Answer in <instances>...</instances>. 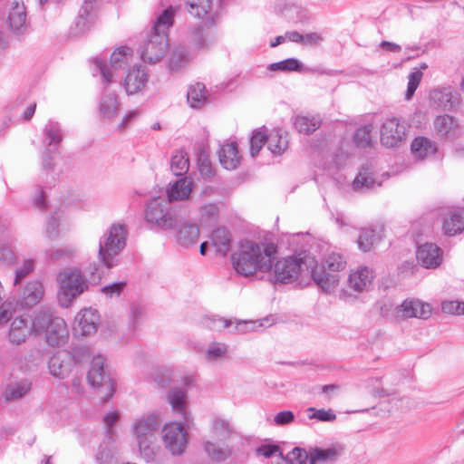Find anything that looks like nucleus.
<instances>
[{
	"label": "nucleus",
	"instance_id": "nucleus-64",
	"mask_svg": "<svg viewBox=\"0 0 464 464\" xmlns=\"http://www.w3.org/2000/svg\"><path fill=\"white\" fill-rule=\"evenodd\" d=\"M13 304L5 302L0 305V324L7 323L14 313Z\"/></svg>",
	"mask_w": 464,
	"mask_h": 464
},
{
	"label": "nucleus",
	"instance_id": "nucleus-32",
	"mask_svg": "<svg viewBox=\"0 0 464 464\" xmlns=\"http://www.w3.org/2000/svg\"><path fill=\"white\" fill-rule=\"evenodd\" d=\"M44 294L43 284L39 281L29 282L24 289L23 299L27 306L38 304Z\"/></svg>",
	"mask_w": 464,
	"mask_h": 464
},
{
	"label": "nucleus",
	"instance_id": "nucleus-5",
	"mask_svg": "<svg viewBox=\"0 0 464 464\" xmlns=\"http://www.w3.org/2000/svg\"><path fill=\"white\" fill-rule=\"evenodd\" d=\"M171 203L168 197L159 196L151 198L145 210L147 222L163 230L174 228L178 222V214L172 208Z\"/></svg>",
	"mask_w": 464,
	"mask_h": 464
},
{
	"label": "nucleus",
	"instance_id": "nucleus-51",
	"mask_svg": "<svg viewBox=\"0 0 464 464\" xmlns=\"http://www.w3.org/2000/svg\"><path fill=\"white\" fill-rule=\"evenodd\" d=\"M93 12H84L83 9H80L79 14L77 16L75 24L78 29V33H85L88 31L93 22Z\"/></svg>",
	"mask_w": 464,
	"mask_h": 464
},
{
	"label": "nucleus",
	"instance_id": "nucleus-31",
	"mask_svg": "<svg viewBox=\"0 0 464 464\" xmlns=\"http://www.w3.org/2000/svg\"><path fill=\"white\" fill-rule=\"evenodd\" d=\"M436 150L432 141L425 137H417L411 144V153L420 160H423L429 155H433Z\"/></svg>",
	"mask_w": 464,
	"mask_h": 464
},
{
	"label": "nucleus",
	"instance_id": "nucleus-21",
	"mask_svg": "<svg viewBox=\"0 0 464 464\" xmlns=\"http://www.w3.org/2000/svg\"><path fill=\"white\" fill-rule=\"evenodd\" d=\"M44 333L46 343L53 347L60 346L64 343L68 338L67 325L64 320L58 316L53 321Z\"/></svg>",
	"mask_w": 464,
	"mask_h": 464
},
{
	"label": "nucleus",
	"instance_id": "nucleus-49",
	"mask_svg": "<svg viewBox=\"0 0 464 464\" xmlns=\"http://www.w3.org/2000/svg\"><path fill=\"white\" fill-rule=\"evenodd\" d=\"M284 459L289 464H307V461L310 463V451L295 447Z\"/></svg>",
	"mask_w": 464,
	"mask_h": 464
},
{
	"label": "nucleus",
	"instance_id": "nucleus-15",
	"mask_svg": "<svg viewBox=\"0 0 464 464\" xmlns=\"http://www.w3.org/2000/svg\"><path fill=\"white\" fill-rule=\"evenodd\" d=\"M416 258L421 266L434 269L442 262V250L436 244L425 243L418 246Z\"/></svg>",
	"mask_w": 464,
	"mask_h": 464
},
{
	"label": "nucleus",
	"instance_id": "nucleus-11",
	"mask_svg": "<svg viewBox=\"0 0 464 464\" xmlns=\"http://www.w3.org/2000/svg\"><path fill=\"white\" fill-rule=\"evenodd\" d=\"M381 143L387 148H395L404 140L406 128L396 117L387 119L380 130Z\"/></svg>",
	"mask_w": 464,
	"mask_h": 464
},
{
	"label": "nucleus",
	"instance_id": "nucleus-24",
	"mask_svg": "<svg viewBox=\"0 0 464 464\" xmlns=\"http://www.w3.org/2000/svg\"><path fill=\"white\" fill-rule=\"evenodd\" d=\"M220 164L227 169H235L240 162L237 144L230 142L224 144L218 150Z\"/></svg>",
	"mask_w": 464,
	"mask_h": 464
},
{
	"label": "nucleus",
	"instance_id": "nucleus-46",
	"mask_svg": "<svg viewBox=\"0 0 464 464\" xmlns=\"http://www.w3.org/2000/svg\"><path fill=\"white\" fill-rule=\"evenodd\" d=\"M188 53L184 46H178L170 58L169 68L172 71H177L184 67L188 63Z\"/></svg>",
	"mask_w": 464,
	"mask_h": 464
},
{
	"label": "nucleus",
	"instance_id": "nucleus-17",
	"mask_svg": "<svg viewBox=\"0 0 464 464\" xmlns=\"http://www.w3.org/2000/svg\"><path fill=\"white\" fill-rule=\"evenodd\" d=\"M100 315L92 308L82 309L75 317L76 327L82 335H91L97 332Z\"/></svg>",
	"mask_w": 464,
	"mask_h": 464
},
{
	"label": "nucleus",
	"instance_id": "nucleus-47",
	"mask_svg": "<svg viewBox=\"0 0 464 464\" xmlns=\"http://www.w3.org/2000/svg\"><path fill=\"white\" fill-rule=\"evenodd\" d=\"M372 130V125L367 124L356 130L353 135V142L362 148L371 147L372 138L371 132Z\"/></svg>",
	"mask_w": 464,
	"mask_h": 464
},
{
	"label": "nucleus",
	"instance_id": "nucleus-9",
	"mask_svg": "<svg viewBox=\"0 0 464 464\" xmlns=\"http://www.w3.org/2000/svg\"><path fill=\"white\" fill-rule=\"evenodd\" d=\"M162 440L165 448L172 455L182 454L188 443L187 432L183 425L177 422H169L164 425Z\"/></svg>",
	"mask_w": 464,
	"mask_h": 464
},
{
	"label": "nucleus",
	"instance_id": "nucleus-30",
	"mask_svg": "<svg viewBox=\"0 0 464 464\" xmlns=\"http://www.w3.org/2000/svg\"><path fill=\"white\" fill-rule=\"evenodd\" d=\"M375 186L380 187L381 183H376L373 177V171L371 166H363L358 175L353 181V187L355 190L357 189H372Z\"/></svg>",
	"mask_w": 464,
	"mask_h": 464
},
{
	"label": "nucleus",
	"instance_id": "nucleus-42",
	"mask_svg": "<svg viewBox=\"0 0 464 464\" xmlns=\"http://www.w3.org/2000/svg\"><path fill=\"white\" fill-rule=\"evenodd\" d=\"M204 449L208 456L216 462H222L228 459L231 454V449L220 448L218 444L207 441L204 445Z\"/></svg>",
	"mask_w": 464,
	"mask_h": 464
},
{
	"label": "nucleus",
	"instance_id": "nucleus-55",
	"mask_svg": "<svg viewBox=\"0 0 464 464\" xmlns=\"http://www.w3.org/2000/svg\"><path fill=\"white\" fill-rule=\"evenodd\" d=\"M200 221L207 223L214 220L218 214V206L214 203L205 204L200 207Z\"/></svg>",
	"mask_w": 464,
	"mask_h": 464
},
{
	"label": "nucleus",
	"instance_id": "nucleus-44",
	"mask_svg": "<svg viewBox=\"0 0 464 464\" xmlns=\"http://www.w3.org/2000/svg\"><path fill=\"white\" fill-rule=\"evenodd\" d=\"M379 239V236L374 229L364 228L361 231L358 237V246L361 250L367 252Z\"/></svg>",
	"mask_w": 464,
	"mask_h": 464
},
{
	"label": "nucleus",
	"instance_id": "nucleus-43",
	"mask_svg": "<svg viewBox=\"0 0 464 464\" xmlns=\"http://www.w3.org/2000/svg\"><path fill=\"white\" fill-rule=\"evenodd\" d=\"M303 68V64L295 58H287L277 63H270L267 66V69L272 72H301Z\"/></svg>",
	"mask_w": 464,
	"mask_h": 464
},
{
	"label": "nucleus",
	"instance_id": "nucleus-14",
	"mask_svg": "<svg viewBox=\"0 0 464 464\" xmlns=\"http://www.w3.org/2000/svg\"><path fill=\"white\" fill-rule=\"evenodd\" d=\"M74 365V356L70 352L63 350L57 352L50 358L48 368L53 376L64 379L69 376Z\"/></svg>",
	"mask_w": 464,
	"mask_h": 464
},
{
	"label": "nucleus",
	"instance_id": "nucleus-33",
	"mask_svg": "<svg viewBox=\"0 0 464 464\" xmlns=\"http://www.w3.org/2000/svg\"><path fill=\"white\" fill-rule=\"evenodd\" d=\"M187 100L191 108L199 109L208 102L206 87L201 82L190 85L187 93Z\"/></svg>",
	"mask_w": 464,
	"mask_h": 464
},
{
	"label": "nucleus",
	"instance_id": "nucleus-60",
	"mask_svg": "<svg viewBox=\"0 0 464 464\" xmlns=\"http://www.w3.org/2000/svg\"><path fill=\"white\" fill-rule=\"evenodd\" d=\"M126 286L125 281L115 282L110 285L103 286L101 291L106 295L108 297H112L114 295L119 296L122 292L124 287Z\"/></svg>",
	"mask_w": 464,
	"mask_h": 464
},
{
	"label": "nucleus",
	"instance_id": "nucleus-54",
	"mask_svg": "<svg viewBox=\"0 0 464 464\" xmlns=\"http://www.w3.org/2000/svg\"><path fill=\"white\" fill-rule=\"evenodd\" d=\"M268 135L261 130H256L250 140V153L253 157L258 154L262 147L267 142Z\"/></svg>",
	"mask_w": 464,
	"mask_h": 464
},
{
	"label": "nucleus",
	"instance_id": "nucleus-58",
	"mask_svg": "<svg viewBox=\"0 0 464 464\" xmlns=\"http://www.w3.org/2000/svg\"><path fill=\"white\" fill-rule=\"evenodd\" d=\"M34 267V263L32 259L25 260L23 265L18 267L15 271V278L14 284L16 285L20 284L22 279L33 272Z\"/></svg>",
	"mask_w": 464,
	"mask_h": 464
},
{
	"label": "nucleus",
	"instance_id": "nucleus-29",
	"mask_svg": "<svg viewBox=\"0 0 464 464\" xmlns=\"http://www.w3.org/2000/svg\"><path fill=\"white\" fill-rule=\"evenodd\" d=\"M193 181L188 178L178 179L167 192V197L171 201L184 200L191 193Z\"/></svg>",
	"mask_w": 464,
	"mask_h": 464
},
{
	"label": "nucleus",
	"instance_id": "nucleus-8",
	"mask_svg": "<svg viewBox=\"0 0 464 464\" xmlns=\"http://www.w3.org/2000/svg\"><path fill=\"white\" fill-rule=\"evenodd\" d=\"M105 359L98 354L91 362V369L87 374L89 383L95 388L103 389L102 396L104 401H109L114 394V382L104 370Z\"/></svg>",
	"mask_w": 464,
	"mask_h": 464
},
{
	"label": "nucleus",
	"instance_id": "nucleus-28",
	"mask_svg": "<svg viewBox=\"0 0 464 464\" xmlns=\"http://www.w3.org/2000/svg\"><path fill=\"white\" fill-rule=\"evenodd\" d=\"M211 244L217 252L226 256L231 248L232 237L230 232L226 227H218L211 234Z\"/></svg>",
	"mask_w": 464,
	"mask_h": 464
},
{
	"label": "nucleus",
	"instance_id": "nucleus-7",
	"mask_svg": "<svg viewBox=\"0 0 464 464\" xmlns=\"http://www.w3.org/2000/svg\"><path fill=\"white\" fill-rule=\"evenodd\" d=\"M131 57L132 50L130 47L121 46L111 53L109 66L102 59L95 58L93 60V72L100 73L103 83L108 84L111 82L112 72L124 69L131 60Z\"/></svg>",
	"mask_w": 464,
	"mask_h": 464
},
{
	"label": "nucleus",
	"instance_id": "nucleus-18",
	"mask_svg": "<svg viewBox=\"0 0 464 464\" xmlns=\"http://www.w3.org/2000/svg\"><path fill=\"white\" fill-rule=\"evenodd\" d=\"M174 227L177 229V239L180 245L188 247L198 243L199 228L196 223L182 220L178 217V222Z\"/></svg>",
	"mask_w": 464,
	"mask_h": 464
},
{
	"label": "nucleus",
	"instance_id": "nucleus-48",
	"mask_svg": "<svg viewBox=\"0 0 464 464\" xmlns=\"http://www.w3.org/2000/svg\"><path fill=\"white\" fill-rule=\"evenodd\" d=\"M169 401L173 410L183 414L185 412V391L173 389L169 392Z\"/></svg>",
	"mask_w": 464,
	"mask_h": 464
},
{
	"label": "nucleus",
	"instance_id": "nucleus-22",
	"mask_svg": "<svg viewBox=\"0 0 464 464\" xmlns=\"http://www.w3.org/2000/svg\"><path fill=\"white\" fill-rule=\"evenodd\" d=\"M50 309L41 308L34 312L31 321V331L34 335L44 334L56 318Z\"/></svg>",
	"mask_w": 464,
	"mask_h": 464
},
{
	"label": "nucleus",
	"instance_id": "nucleus-45",
	"mask_svg": "<svg viewBox=\"0 0 464 464\" xmlns=\"http://www.w3.org/2000/svg\"><path fill=\"white\" fill-rule=\"evenodd\" d=\"M187 4L189 5V14L194 17L201 18L209 13L212 0H187Z\"/></svg>",
	"mask_w": 464,
	"mask_h": 464
},
{
	"label": "nucleus",
	"instance_id": "nucleus-26",
	"mask_svg": "<svg viewBox=\"0 0 464 464\" xmlns=\"http://www.w3.org/2000/svg\"><path fill=\"white\" fill-rule=\"evenodd\" d=\"M457 93L448 86L433 90L430 97L438 106L444 110H451L457 103Z\"/></svg>",
	"mask_w": 464,
	"mask_h": 464
},
{
	"label": "nucleus",
	"instance_id": "nucleus-63",
	"mask_svg": "<svg viewBox=\"0 0 464 464\" xmlns=\"http://www.w3.org/2000/svg\"><path fill=\"white\" fill-rule=\"evenodd\" d=\"M257 452H258V454H260L266 458H271L272 456L276 455V453H279V455L281 457L283 456L279 446L276 445V444L262 445L257 449Z\"/></svg>",
	"mask_w": 464,
	"mask_h": 464
},
{
	"label": "nucleus",
	"instance_id": "nucleus-6",
	"mask_svg": "<svg viewBox=\"0 0 464 464\" xmlns=\"http://www.w3.org/2000/svg\"><path fill=\"white\" fill-rule=\"evenodd\" d=\"M60 290L58 299L62 306L68 307L72 301L88 288L87 280L79 269H66L58 276Z\"/></svg>",
	"mask_w": 464,
	"mask_h": 464
},
{
	"label": "nucleus",
	"instance_id": "nucleus-61",
	"mask_svg": "<svg viewBox=\"0 0 464 464\" xmlns=\"http://www.w3.org/2000/svg\"><path fill=\"white\" fill-rule=\"evenodd\" d=\"M206 324L211 330L221 331L229 327L231 325V321L224 318L212 317L206 320Z\"/></svg>",
	"mask_w": 464,
	"mask_h": 464
},
{
	"label": "nucleus",
	"instance_id": "nucleus-40",
	"mask_svg": "<svg viewBox=\"0 0 464 464\" xmlns=\"http://www.w3.org/2000/svg\"><path fill=\"white\" fill-rule=\"evenodd\" d=\"M189 169V160L184 150H178L171 157L170 169L175 176L185 175Z\"/></svg>",
	"mask_w": 464,
	"mask_h": 464
},
{
	"label": "nucleus",
	"instance_id": "nucleus-1",
	"mask_svg": "<svg viewBox=\"0 0 464 464\" xmlns=\"http://www.w3.org/2000/svg\"><path fill=\"white\" fill-rule=\"evenodd\" d=\"M276 255L277 245L274 242L244 240L240 242L238 251L232 255L231 261L237 274L249 276L256 271H270Z\"/></svg>",
	"mask_w": 464,
	"mask_h": 464
},
{
	"label": "nucleus",
	"instance_id": "nucleus-59",
	"mask_svg": "<svg viewBox=\"0 0 464 464\" xmlns=\"http://www.w3.org/2000/svg\"><path fill=\"white\" fill-rule=\"evenodd\" d=\"M59 220L54 216L50 217L49 220L46 224L45 228V236L51 239H56L59 237L60 230H59Z\"/></svg>",
	"mask_w": 464,
	"mask_h": 464
},
{
	"label": "nucleus",
	"instance_id": "nucleus-34",
	"mask_svg": "<svg viewBox=\"0 0 464 464\" xmlns=\"http://www.w3.org/2000/svg\"><path fill=\"white\" fill-rule=\"evenodd\" d=\"M322 120L318 115L295 117L294 125L299 133L310 134L315 131L321 126Z\"/></svg>",
	"mask_w": 464,
	"mask_h": 464
},
{
	"label": "nucleus",
	"instance_id": "nucleus-56",
	"mask_svg": "<svg viewBox=\"0 0 464 464\" xmlns=\"http://www.w3.org/2000/svg\"><path fill=\"white\" fill-rule=\"evenodd\" d=\"M307 411L313 412L311 415H309V419H316L321 421H329V422L336 420V415L331 409L316 410L314 408H309Z\"/></svg>",
	"mask_w": 464,
	"mask_h": 464
},
{
	"label": "nucleus",
	"instance_id": "nucleus-57",
	"mask_svg": "<svg viewBox=\"0 0 464 464\" xmlns=\"http://www.w3.org/2000/svg\"><path fill=\"white\" fill-rule=\"evenodd\" d=\"M442 312L449 314H464V303L459 301H444L441 304Z\"/></svg>",
	"mask_w": 464,
	"mask_h": 464
},
{
	"label": "nucleus",
	"instance_id": "nucleus-20",
	"mask_svg": "<svg viewBox=\"0 0 464 464\" xmlns=\"http://www.w3.org/2000/svg\"><path fill=\"white\" fill-rule=\"evenodd\" d=\"M310 464H317L318 462H334L343 453L344 447L340 443H334L329 448L321 449L318 447L311 448Z\"/></svg>",
	"mask_w": 464,
	"mask_h": 464
},
{
	"label": "nucleus",
	"instance_id": "nucleus-19",
	"mask_svg": "<svg viewBox=\"0 0 464 464\" xmlns=\"http://www.w3.org/2000/svg\"><path fill=\"white\" fill-rule=\"evenodd\" d=\"M434 130L441 139L453 140L460 135L458 121L448 114L437 116L434 120Z\"/></svg>",
	"mask_w": 464,
	"mask_h": 464
},
{
	"label": "nucleus",
	"instance_id": "nucleus-10",
	"mask_svg": "<svg viewBox=\"0 0 464 464\" xmlns=\"http://www.w3.org/2000/svg\"><path fill=\"white\" fill-rule=\"evenodd\" d=\"M168 47V34L152 32L140 47V57L144 62L157 63L164 56Z\"/></svg>",
	"mask_w": 464,
	"mask_h": 464
},
{
	"label": "nucleus",
	"instance_id": "nucleus-12",
	"mask_svg": "<svg viewBox=\"0 0 464 464\" xmlns=\"http://www.w3.org/2000/svg\"><path fill=\"white\" fill-rule=\"evenodd\" d=\"M431 315V307L429 304L420 300H404L395 308L397 319L420 318L426 320Z\"/></svg>",
	"mask_w": 464,
	"mask_h": 464
},
{
	"label": "nucleus",
	"instance_id": "nucleus-37",
	"mask_svg": "<svg viewBox=\"0 0 464 464\" xmlns=\"http://www.w3.org/2000/svg\"><path fill=\"white\" fill-rule=\"evenodd\" d=\"M176 9L169 5L164 9L157 17L153 26V32L168 34V30L172 26Z\"/></svg>",
	"mask_w": 464,
	"mask_h": 464
},
{
	"label": "nucleus",
	"instance_id": "nucleus-38",
	"mask_svg": "<svg viewBox=\"0 0 464 464\" xmlns=\"http://www.w3.org/2000/svg\"><path fill=\"white\" fill-rule=\"evenodd\" d=\"M8 19L10 27L14 32L19 31L24 25L26 20V11L24 4L14 3L9 12Z\"/></svg>",
	"mask_w": 464,
	"mask_h": 464
},
{
	"label": "nucleus",
	"instance_id": "nucleus-36",
	"mask_svg": "<svg viewBox=\"0 0 464 464\" xmlns=\"http://www.w3.org/2000/svg\"><path fill=\"white\" fill-rule=\"evenodd\" d=\"M267 146L274 155H280L287 149L288 140L280 129H275L268 135Z\"/></svg>",
	"mask_w": 464,
	"mask_h": 464
},
{
	"label": "nucleus",
	"instance_id": "nucleus-27",
	"mask_svg": "<svg viewBox=\"0 0 464 464\" xmlns=\"http://www.w3.org/2000/svg\"><path fill=\"white\" fill-rule=\"evenodd\" d=\"M372 277V272L368 267H360L350 274L348 285L354 291L362 292L371 284Z\"/></svg>",
	"mask_w": 464,
	"mask_h": 464
},
{
	"label": "nucleus",
	"instance_id": "nucleus-50",
	"mask_svg": "<svg viewBox=\"0 0 464 464\" xmlns=\"http://www.w3.org/2000/svg\"><path fill=\"white\" fill-rule=\"evenodd\" d=\"M155 441L156 440H142L137 441L140 455L147 462L154 460L156 457L155 447L153 446Z\"/></svg>",
	"mask_w": 464,
	"mask_h": 464
},
{
	"label": "nucleus",
	"instance_id": "nucleus-16",
	"mask_svg": "<svg viewBox=\"0 0 464 464\" xmlns=\"http://www.w3.org/2000/svg\"><path fill=\"white\" fill-rule=\"evenodd\" d=\"M149 80L146 67L143 65L134 66L128 71L124 80V88L128 95L141 92Z\"/></svg>",
	"mask_w": 464,
	"mask_h": 464
},
{
	"label": "nucleus",
	"instance_id": "nucleus-35",
	"mask_svg": "<svg viewBox=\"0 0 464 464\" xmlns=\"http://www.w3.org/2000/svg\"><path fill=\"white\" fill-rule=\"evenodd\" d=\"M32 389V382L28 380H21L19 382L7 385L5 392L6 401H14L23 398Z\"/></svg>",
	"mask_w": 464,
	"mask_h": 464
},
{
	"label": "nucleus",
	"instance_id": "nucleus-41",
	"mask_svg": "<svg viewBox=\"0 0 464 464\" xmlns=\"http://www.w3.org/2000/svg\"><path fill=\"white\" fill-rule=\"evenodd\" d=\"M119 110L118 98L114 94L102 96L100 102V113L105 119L113 118Z\"/></svg>",
	"mask_w": 464,
	"mask_h": 464
},
{
	"label": "nucleus",
	"instance_id": "nucleus-39",
	"mask_svg": "<svg viewBox=\"0 0 464 464\" xmlns=\"http://www.w3.org/2000/svg\"><path fill=\"white\" fill-rule=\"evenodd\" d=\"M47 147L58 146L63 139V132L57 121H49L44 129Z\"/></svg>",
	"mask_w": 464,
	"mask_h": 464
},
{
	"label": "nucleus",
	"instance_id": "nucleus-3",
	"mask_svg": "<svg viewBox=\"0 0 464 464\" xmlns=\"http://www.w3.org/2000/svg\"><path fill=\"white\" fill-rule=\"evenodd\" d=\"M313 263L314 258L305 254L279 259L274 266V282L276 284H291L297 280L304 272L310 275Z\"/></svg>",
	"mask_w": 464,
	"mask_h": 464
},
{
	"label": "nucleus",
	"instance_id": "nucleus-4",
	"mask_svg": "<svg viewBox=\"0 0 464 464\" xmlns=\"http://www.w3.org/2000/svg\"><path fill=\"white\" fill-rule=\"evenodd\" d=\"M127 229L124 225H112L99 242L98 256L102 264L111 268L115 266V257L126 246Z\"/></svg>",
	"mask_w": 464,
	"mask_h": 464
},
{
	"label": "nucleus",
	"instance_id": "nucleus-62",
	"mask_svg": "<svg viewBox=\"0 0 464 464\" xmlns=\"http://www.w3.org/2000/svg\"><path fill=\"white\" fill-rule=\"evenodd\" d=\"M295 417L293 411H283L278 412L274 417V421L277 426H285L292 423L295 420Z\"/></svg>",
	"mask_w": 464,
	"mask_h": 464
},
{
	"label": "nucleus",
	"instance_id": "nucleus-13",
	"mask_svg": "<svg viewBox=\"0 0 464 464\" xmlns=\"http://www.w3.org/2000/svg\"><path fill=\"white\" fill-rule=\"evenodd\" d=\"M161 420L157 414H144L137 419L132 425L137 441L142 440H156V430Z\"/></svg>",
	"mask_w": 464,
	"mask_h": 464
},
{
	"label": "nucleus",
	"instance_id": "nucleus-2",
	"mask_svg": "<svg viewBox=\"0 0 464 464\" xmlns=\"http://www.w3.org/2000/svg\"><path fill=\"white\" fill-rule=\"evenodd\" d=\"M346 267V260L338 253L330 254L324 264L318 266L314 259L310 276L323 292L330 294L338 286L341 276L338 274Z\"/></svg>",
	"mask_w": 464,
	"mask_h": 464
},
{
	"label": "nucleus",
	"instance_id": "nucleus-23",
	"mask_svg": "<svg viewBox=\"0 0 464 464\" xmlns=\"http://www.w3.org/2000/svg\"><path fill=\"white\" fill-rule=\"evenodd\" d=\"M30 334H32V331L26 319L15 317L12 321L8 333V338L12 343H24Z\"/></svg>",
	"mask_w": 464,
	"mask_h": 464
},
{
	"label": "nucleus",
	"instance_id": "nucleus-53",
	"mask_svg": "<svg viewBox=\"0 0 464 464\" xmlns=\"http://www.w3.org/2000/svg\"><path fill=\"white\" fill-rule=\"evenodd\" d=\"M85 273L88 276L86 279L87 283L89 282L92 285H97L100 283L103 276V269L99 264L92 262L85 267Z\"/></svg>",
	"mask_w": 464,
	"mask_h": 464
},
{
	"label": "nucleus",
	"instance_id": "nucleus-25",
	"mask_svg": "<svg viewBox=\"0 0 464 464\" xmlns=\"http://www.w3.org/2000/svg\"><path fill=\"white\" fill-rule=\"evenodd\" d=\"M442 228L447 236H455L464 230V209L450 211L443 219Z\"/></svg>",
	"mask_w": 464,
	"mask_h": 464
},
{
	"label": "nucleus",
	"instance_id": "nucleus-52",
	"mask_svg": "<svg viewBox=\"0 0 464 464\" xmlns=\"http://www.w3.org/2000/svg\"><path fill=\"white\" fill-rule=\"evenodd\" d=\"M192 36L198 48H206L208 46V43L213 41L211 34L205 32L201 25L194 29Z\"/></svg>",
	"mask_w": 464,
	"mask_h": 464
}]
</instances>
